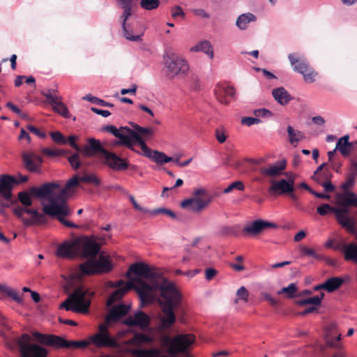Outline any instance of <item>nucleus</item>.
I'll return each instance as SVG.
<instances>
[{"label":"nucleus","instance_id":"nucleus-56","mask_svg":"<svg viewBox=\"0 0 357 357\" xmlns=\"http://www.w3.org/2000/svg\"><path fill=\"white\" fill-rule=\"evenodd\" d=\"M52 140L59 144H66L67 140L63 135L59 131L50 132Z\"/></svg>","mask_w":357,"mask_h":357},{"label":"nucleus","instance_id":"nucleus-62","mask_svg":"<svg viewBox=\"0 0 357 357\" xmlns=\"http://www.w3.org/2000/svg\"><path fill=\"white\" fill-rule=\"evenodd\" d=\"M254 114L259 119L264 117H271L273 115L272 112L270 110L265 108L255 109L254 111Z\"/></svg>","mask_w":357,"mask_h":357},{"label":"nucleus","instance_id":"nucleus-61","mask_svg":"<svg viewBox=\"0 0 357 357\" xmlns=\"http://www.w3.org/2000/svg\"><path fill=\"white\" fill-rule=\"evenodd\" d=\"M261 122V119L257 118V116L256 117H252V116L243 117L241 119V123L248 126H251L254 124H258Z\"/></svg>","mask_w":357,"mask_h":357},{"label":"nucleus","instance_id":"nucleus-16","mask_svg":"<svg viewBox=\"0 0 357 357\" xmlns=\"http://www.w3.org/2000/svg\"><path fill=\"white\" fill-rule=\"evenodd\" d=\"M15 178L8 174L0 176V196L6 201H10L12 197V189L14 184H18Z\"/></svg>","mask_w":357,"mask_h":357},{"label":"nucleus","instance_id":"nucleus-63","mask_svg":"<svg viewBox=\"0 0 357 357\" xmlns=\"http://www.w3.org/2000/svg\"><path fill=\"white\" fill-rule=\"evenodd\" d=\"M32 220L33 223H43L45 221V215L43 213H40L38 212L36 209H34L32 214Z\"/></svg>","mask_w":357,"mask_h":357},{"label":"nucleus","instance_id":"nucleus-30","mask_svg":"<svg viewBox=\"0 0 357 357\" xmlns=\"http://www.w3.org/2000/svg\"><path fill=\"white\" fill-rule=\"evenodd\" d=\"M351 148L352 144L349 142V136L348 135L340 138L335 146V150H338L344 157L349 155Z\"/></svg>","mask_w":357,"mask_h":357},{"label":"nucleus","instance_id":"nucleus-29","mask_svg":"<svg viewBox=\"0 0 357 357\" xmlns=\"http://www.w3.org/2000/svg\"><path fill=\"white\" fill-rule=\"evenodd\" d=\"M123 37L132 42H142L143 32L138 33L135 31L130 24H128L125 26V28H122Z\"/></svg>","mask_w":357,"mask_h":357},{"label":"nucleus","instance_id":"nucleus-14","mask_svg":"<svg viewBox=\"0 0 357 357\" xmlns=\"http://www.w3.org/2000/svg\"><path fill=\"white\" fill-rule=\"evenodd\" d=\"M21 357H47V350L34 343L20 342Z\"/></svg>","mask_w":357,"mask_h":357},{"label":"nucleus","instance_id":"nucleus-5","mask_svg":"<svg viewBox=\"0 0 357 357\" xmlns=\"http://www.w3.org/2000/svg\"><path fill=\"white\" fill-rule=\"evenodd\" d=\"M94 294L95 292L88 288L78 287L60 304L59 307L78 314H88Z\"/></svg>","mask_w":357,"mask_h":357},{"label":"nucleus","instance_id":"nucleus-15","mask_svg":"<svg viewBox=\"0 0 357 357\" xmlns=\"http://www.w3.org/2000/svg\"><path fill=\"white\" fill-rule=\"evenodd\" d=\"M89 341L98 348H116L119 344L115 337L110 334H94Z\"/></svg>","mask_w":357,"mask_h":357},{"label":"nucleus","instance_id":"nucleus-60","mask_svg":"<svg viewBox=\"0 0 357 357\" xmlns=\"http://www.w3.org/2000/svg\"><path fill=\"white\" fill-rule=\"evenodd\" d=\"M77 139V135H70L66 139L67 144H69V145L73 147L75 151L77 152H80L82 153L83 148H81L78 146V144L75 142V141Z\"/></svg>","mask_w":357,"mask_h":357},{"label":"nucleus","instance_id":"nucleus-6","mask_svg":"<svg viewBox=\"0 0 357 357\" xmlns=\"http://www.w3.org/2000/svg\"><path fill=\"white\" fill-rule=\"evenodd\" d=\"M166 76L170 79L183 78L187 75L189 66L187 61L172 50H166L163 55Z\"/></svg>","mask_w":357,"mask_h":357},{"label":"nucleus","instance_id":"nucleus-1","mask_svg":"<svg viewBox=\"0 0 357 357\" xmlns=\"http://www.w3.org/2000/svg\"><path fill=\"white\" fill-rule=\"evenodd\" d=\"M131 281H132V285L130 289H133L136 291L142 303L150 301L151 296L149 293L153 289H158L160 291L161 298L159 303L164 316L160 319V327L162 330L170 328L176 321L174 309L178 308L181 302V295L175 285L167 279H164L161 283L154 286L143 281L141 278H133Z\"/></svg>","mask_w":357,"mask_h":357},{"label":"nucleus","instance_id":"nucleus-9","mask_svg":"<svg viewBox=\"0 0 357 357\" xmlns=\"http://www.w3.org/2000/svg\"><path fill=\"white\" fill-rule=\"evenodd\" d=\"M43 212L50 216H55L63 225L68 227L77 229L79 226L72 222L66 220L63 217L70 214L67 203H56L55 201L50 202L43 206Z\"/></svg>","mask_w":357,"mask_h":357},{"label":"nucleus","instance_id":"nucleus-46","mask_svg":"<svg viewBox=\"0 0 357 357\" xmlns=\"http://www.w3.org/2000/svg\"><path fill=\"white\" fill-rule=\"evenodd\" d=\"M298 288L296 283H291L287 287H282L277 293L278 294H287V296L289 298H292L295 296V293L297 291Z\"/></svg>","mask_w":357,"mask_h":357},{"label":"nucleus","instance_id":"nucleus-21","mask_svg":"<svg viewBox=\"0 0 357 357\" xmlns=\"http://www.w3.org/2000/svg\"><path fill=\"white\" fill-rule=\"evenodd\" d=\"M211 202V198L207 200H204L200 198H189L182 201L181 202V206L183 208H188L192 212L198 213L206 208Z\"/></svg>","mask_w":357,"mask_h":357},{"label":"nucleus","instance_id":"nucleus-37","mask_svg":"<svg viewBox=\"0 0 357 357\" xmlns=\"http://www.w3.org/2000/svg\"><path fill=\"white\" fill-rule=\"evenodd\" d=\"M22 161L24 162L25 168L31 172H38L39 169L38 168V164L33 158V154L28 153H24L22 154Z\"/></svg>","mask_w":357,"mask_h":357},{"label":"nucleus","instance_id":"nucleus-45","mask_svg":"<svg viewBox=\"0 0 357 357\" xmlns=\"http://www.w3.org/2000/svg\"><path fill=\"white\" fill-rule=\"evenodd\" d=\"M3 292L5 293L8 296L12 298L17 303L21 304L23 303L22 295H20L16 289H12L6 285L5 290H3Z\"/></svg>","mask_w":357,"mask_h":357},{"label":"nucleus","instance_id":"nucleus-32","mask_svg":"<svg viewBox=\"0 0 357 357\" xmlns=\"http://www.w3.org/2000/svg\"><path fill=\"white\" fill-rule=\"evenodd\" d=\"M356 194L353 192L337 194L336 196L337 204L340 206H354Z\"/></svg>","mask_w":357,"mask_h":357},{"label":"nucleus","instance_id":"nucleus-7","mask_svg":"<svg viewBox=\"0 0 357 357\" xmlns=\"http://www.w3.org/2000/svg\"><path fill=\"white\" fill-rule=\"evenodd\" d=\"M83 274L108 273L112 269V264L108 256L100 255L98 259H89L79 265Z\"/></svg>","mask_w":357,"mask_h":357},{"label":"nucleus","instance_id":"nucleus-55","mask_svg":"<svg viewBox=\"0 0 357 357\" xmlns=\"http://www.w3.org/2000/svg\"><path fill=\"white\" fill-rule=\"evenodd\" d=\"M68 160L73 169L77 170L80 167L81 162L79 160V155L77 153L71 155L68 157Z\"/></svg>","mask_w":357,"mask_h":357},{"label":"nucleus","instance_id":"nucleus-54","mask_svg":"<svg viewBox=\"0 0 357 357\" xmlns=\"http://www.w3.org/2000/svg\"><path fill=\"white\" fill-rule=\"evenodd\" d=\"M245 187L243 185V183L241 181H236L233 183H231L228 187L224 189L223 192L225 194H227L230 192L232 190L236 189L240 191H243L244 190Z\"/></svg>","mask_w":357,"mask_h":357},{"label":"nucleus","instance_id":"nucleus-12","mask_svg":"<svg viewBox=\"0 0 357 357\" xmlns=\"http://www.w3.org/2000/svg\"><path fill=\"white\" fill-rule=\"evenodd\" d=\"M267 228H277V225L262 219H257L250 223H248L243 227V232L245 235L255 236L261 234Z\"/></svg>","mask_w":357,"mask_h":357},{"label":"nucleus","instance_id":"nucleus-22","mask_svg":"<svg viewBox=\"0 0 357 357\" xmlns=\"http://www.w3.org/2000/svg\"><path fill=\"white\" fill-rule=\"evenodd\" d=\"M56 256L65 259H73L77 252L75 243L64 242L59 245L56 252Z\"/></svg>","mask_w":357,"mask_h":357},{"label":"nucleus","instance_id":"nucleus-2","mask_svg":"<svg viewBox=\"0 0 357 357\" xmlns=\"http://www.w3.org/2000/svg\"><path fill=\"white\" fill-rule=\"evenodd\" d=\"M195 342L191 334H178L173 337L165 336L162 344L165 350L158 347L150 349H132L130 353L136 357H178L180 354H187Z\"/></svg>","mask_w":357,"mask_h":357},{"label":"nucleus","instance_id":"nucleus-49","mask_svg":"<svg viewBox=\"0 0 357 357\" xmlns=\"http://www.w3.org/2000/svg\"><path fill=\"white\" fill-rule=\"evenodd\" d=\"M33 337L40 344L47 345L49 342L50 334H44L38 331H33L31 333Z\"/></svg>","mask_w":357,"mask_h":357},{"label":"nucleus","instance_id":"nucleus-42","mask_svg":"<svg viewBox=\"0 0 357 357\" xmlns=\"http://www.w3.org/2000/svg\"><path fill=\"white\" fill-rule=\"evenodd\" d=\"M139 6L145 10H153L157 9L160 4V0H140Z\"/></svg>","mask_w":357,"mask_h":357},{"label":"nucleus","instance_id":"nucleus-10","mask_svg":"<svg viewBox=\"0 0 357 357\" xmlns=\"http://www.w3.org/2000/svg\"><path fill=\"white\" fill-rule=\"evenodd\" d=\"M98 239L94 235L83 236L76 241L83 257H95L98 255L101 248Z\"/></svg>","mask_w":357,"mask_h":357},{"label":"nucleus","instance_id":"nucleus-34","mask_svg":"<svg viewBox=\"0 0 357 357\" xmlns=\"http://www.w3.org/2000/svg\"><path fill=\"white\" fill-rule=\"evenodd\" d=\"M146 158L160 164L167 163L174 160L173 158L167 156L163 152L155 150H151L150 153L147 154Z\"/></svg>","mask_w":357,"mask_h":357},{"label":"nucleus","instance_id":"nucleus-35","mask_svg":"<svg viewBox=\"0 0 357 357\" xmlns=\"http://www.w3.org/2000/svg\"><path fill=\"white\" fill-rule=\"evenodd\" d=\"M49 342L47 346L54 347L55 349L60 348H68V340L64 339L63 337L50 334Z\"/></svg>","mask_w":357,"mask_h":357},{"label":"nucleus","instance_id":"nucleus-64","mask_svg":"<svg viewBox=\"0 0 357 357\" xmlns=\"http://www.w3.org/2000/svg\"><path fill=\"white\" fill-rule=\"evenodd\" d=\"M350 178L356 179L357 177V162L355 160H351V167L349 168V172L347 174Z\"/></svg>","mask_w":357,"mask_h":357},{"label":"nucleus","instance_id":"nucleus-23","mask_svg":"<svg viewBox=\"0 0 357 357\" xmlns=\"http://www.w3.org/2000/svg\"><path fill=\"white\" fill-rule=\"evenodd\" d=\"M287 166V161L284 159L275 162L274 165H271L268 168H262L260 169V173L264 176H276L282 174V171L285 169Z\"/></svg>","mask_w":357,"mask_h":357},{"label":"nucleus","instance_id":"nucleus-25","mask_svg":"<svg viewBox=\"0 0 357 357\" xmlns=\"http://www.w3.org/2000/svg\"><path fill=\"white\" fill-rule=\"evenodd\" d=\"M272 95L275 100L281 105H287L293 99V97L283 86L273 89Z\"/></svg>","mask_w":357,"mask_h":357},{"label":"nucleus","instance_id":"nucleus-3","mask_svg":"<svg viewBox=\"0 0 357 357\" xmlns=\"http://www.w3.org/2000/svg\"><path fill=\"white\" fill-rule=\"evenodd\" d=\"M79 184V178L77 176L71 178L60 190L55 193V190L59 188L60 185L57 182L45 183L42 185L30 188V192L33 197L38 199H46L50 202L55 201L56 203H66L68 192L71 187L77 186Z\"/></svg>","mask_w":357,"mask_h":357},{"label":"nucleus","instance_id":"nucleus-44","mask_svg":"<svg viewBox=\"0 0 357 357\" xmlns=\"http://www.w3.org/2000/svg\"><path fill=\"white\" fill-rule=\"evenodd\" d=\"M102 131H107L112 134L114 137L119 139V141H121L124 130L120 127L117 128L115 126L107 125L102 128Z\"/></svg>","mask_w":357,"mask_h":357},{"label":"nucleus","instance_id":"nucleus-50","mask_svg":"<svg viewBox=\"0 0 357 357\" xmlns=\"http://www.w3.org/2000/svg\"><path fill=\"white\" fill-rule=\"evenodd\" d=\"M335 207L331 206L328 204H323L317 208V212L321 216H325L329 213H335Z\"/></svg>","mask_w":357,"mask_h":357},{"label":"nucleus","instance_id":"nucleus-38","mask_svg":"<svg viewBox=\"0 0 357 357\" xmlns=\"http://www.w3.org/2000/svg\"><path fill=\"white\" fill-rule=\"evenodd\" d=\"M287 131L289 137V142L291 144L298 143L301 140L305 138V135L303 132L295 130L292 126H289L287 128Z\"/></svg>","mask_w":357,"mask_h":357},{"label":"nucleus","instance_id":"nucleus-59","mask_svg":"<svg viewBox=\"0 0 357 357\" xmlns=\"http://www.w3.org/2000/svg\"><path fill=\"white\" fill-rule=\"evenodd\" d=\"M80 181L85 183H91L96 185L100 184V181L94 174L84 175L80 178Z\"/></svg>","mask_w":357,"mask_h":357},{"label":"nucleus","instance_id":"nucleus-17","mask_svg":"<svg viewBox=\"0 0 357 357\" xmlns=\"http://www.w3.org/2000/svg\"><path fill=\"white\" fill-rule=\"evenodd\" d=\"M123 324L128 326H139L145 328L150 324V317L144 312L139 310L133 316H129L123 321Z\"/></svg>","mask_w":357,"mask_h":357},{"label":"nucleus","instance_id":"nucleus-43","mask_svg":"<svg viewBox=\"0 0 357 357\" xmlns=\"http://www.w3.org/2000/svg\"><path fill=\"white\" fill-rule=\"evenodd\" d=\"M120 7L123 9V13L120 16L121 28H125V26L128 24L127 23L128 18L132 14V6H120Z\"/></svg>","mask_w":357,"mask_h":357},{"label":"nucleus","instance_id":"nucleus-40","mask_svg":"<svg viewBox=\"0 0 357 357\" xmlns=\"http://www.w3.org/2000/svg\"><path fill=\"white\" fill-rule=\"evenodd\" d=\"M153 339L152 337L144 333H135L132 338L129 340V343L134 345H139L143 343H151Z\"/></svg>","mask_w":357,"mask_h":357},{"label":"nucleus","instance_id":"nucleus-57","mask_svg":"<svg viewBox=\"0 0 357 357\" xmlns=\"http://www.w3.org/2000/svg\"><path fill=\"white\" fill-rule=\"evenodd\" d=\"M33 210L34 209L33 208H27L23 206H17L13 208V211L16 216L21 218L24 213L31 215Z\"/></svg>","mask_w":357,"mask_h":357},{"label":"nucleus","instance_id":"nucleus-31","mask_svg":"<svg viewBox=\"0 0 357 357\" xmlns=\"http://www.w3.org/2000/svg\"><path fill=\"white\" fill-rule=\"evenodd\" d=\"M257 20L256 16L251 13H246L240 15L236 21V26L240 30H245L248 27L250 22H254Z\"/></svg>","mask_w":357,"mask_h":357},{"label":"nucleus","instance_id":"nucleus-58","mask_svg":"<svg viewBox=\"0 0 357 357\" xmlns=\"http://www.w3.org/2000/svg\"><path fill=\"white\" fill-rule=\"evenodd\" d=\"M296 304L299 306H304L306 305H314L315 306H319V300L314 296H312L305 299L298 300L296 301Z\"/></svg>","mask_w":357,"mask_h":357},{"label":"nucleus","instance_id":"nucleus-41","mask_svg":"<svg viewBox=\"0 0 357 357\" xmlns=\"http://www.w3.org/2000/svg\"><path fill=\"white\" fill-rule=\"evenodd\" d=\"M82 99L84 100L89 101L91 103L102 106V107H114V105L112 103L106 102L102 99H100L98 97L93 96L91 93L86 94L85 96L83 97Z\"/></svg>","mask_w":357,"mask_h":357},{"label":"nucleus","instance_id":"nucleus-4","mask_svg":"<svg viewBox=\"0 0 357 357\" xmlns=\"http://www.w3.org/2000/svg\"><path fill=\"white\" fill-rule=\"evenodd\" d=\"M102 154L105 158V164L116 172H121L128 168L129 164L126 160L118 156L116 153L106 150L100 140L89 138L88 144L83 147L82 155L84 157H92L96 154Z\"/></svg>","mask_w":357,"mask_h":357},{"label":"nucleus","instance_id":"nucleus-51","mask_svg":"<svg viewBox=\"0 0 357 357\" xmlns=\"http://www.w3.org/2000/svg\"><path fill=\"white\" fill-rule=\"evenodd\" d=\"M30 195L33 196L31 192L26 191H22L18 193V199L20 203L26 206H31L32 204V200Z\"/></svg>","mask_w":357,"mask_h":357},{"label":"nucleus","instance_id":"nucleus-13","mask_svg":"<svg viewBox=\"0 0 357 357\" xmlns=\"http://www.w3.org/2000/svg\"><path fill=\"white\" fill-rule=\"evenodd\" d=\"M41 93L45 97L47 102L52 105L54 112L64 118L70 117V114L66 105L62 102L61 97L52 94L50 89L42 91Z\"/></svg>","mask_w":357,"mask_h":357},{"label":"nucleus","instance_id":"nucleus-47","mask_svg":"<svg viewBox=\"0 0 357 357\" xmlns=\"http://www.w3.org/2000/svg\"><path fill=\"white\" fill-rule=\"evenodd\" d=\"M300 252L302 255L311 257L315 259H324V257L317 253L312 248H307L305 245L300 247Z\"/></svg>","mask_w":357,"mask_h":357},{"label":"nucleus","instance_id":"nucleus-8","mask_svg":"<svg viewBox=\"0 0 357 357\" xmlns=\"http://www.w3.org/2000/svg\"><path fill=\"white\" fill-rule=\"evenodd\" d=\"M288 59L293 70L301 74L306 82L312 83L315 81L317 73L309 65L303 56L297 57L294 53L288 55Z\"/></svg>","mask_w":357,"mask_h":357},{"label":"nucleus","instance_id":"nucleus-28","mask_svg":"<svg viewBox=\"0 0 357 357\" xmlns=\"http://www.w3.org/2000/svg\"><path fill=\"white\" fill-rule=\"evenodd\" d=\"M132 285V281H128L126 284L115 290L109 297L107 301V305L111 306L114 302L121 300L123 296L130 290V287Z\"/></svg>","mask_w":357,"mask_h":357},{"label":"nucleus","instance_id":"nucleus-20","mask_svg":"<svg viewBox=\"0 0 357 357\" xmlns=\"http://www.w3.org/2000/svg\"><path fill=\"white\" fill-rule=\"evenodd\" d=\"M130 308V305L125 304H119L113 306L105 317L106 324L117 321L128 313Z\"/></svg>","mask_w":357,"mask_h":357},{"label":"nucleus","instance_id":"nucleus-27","mask_svg":"<svg viewBox=\"0 0 357 357\" xmlns=\"http://www.w3.org/2000/svg\"><path fill=\"white\" fill-rule=\"evenodd\" d=\"M215 93L220 102L227 104L229 102V98H234L235 90L234 87L227 86L216 89Z\"/></svg>","mask_w":357,"mask_h":357},{"label":"nucleus","instance_id":"nucleus-19","mask_svg":"<svg viewBox=\"0 0 357 357\" xmlns=\"http://www.w3.org/2000/svg\"><path fill=\"white\" fill-rule=\"evenodd\" d=\"M124 130L121 141H118V144L123 145L132 151H135L133 143L136 142L141 137L136 130H132L127 126H121Z\"/></svg>","mask_w":357,"mask_h":357},{"label":"nucleus","instance_id":"nucleus-26","mask_svg":"<svg viewBox=\"0 0 357 357\" xmlns=\"http://www.w3.org/2000/svg\"><path fill=\"white\" fill-rule=\"evenodd\" d=\"M334 213L338 224L346 228L351 234L356 233L355 223L352 218L347 214L340 213V211H335Z\"/></svg>","mask_w":357,"mask_h":357},{"label":"nucleus","instance_id":"nucleus-52","mask_svg":"<svg viewBox=\"0 0 357 357\" xmlns=\"http://www.w3.org/2000/svg\"><path fill=\"white\" fill-rule=\"evenodd\" d=\"M130 124L135 130H136V131L139 132L140 136L151 135L153 133V130L150 128H144L133 122H130Z\"/></svg>","mask_w":357,"mask_h":357},{"label":"nucleus","instance_id":"nucleus-18","mask_svg":"<svg viewBox=\"0 0 357 357\" xmlns=\"http://www.w3.org/2000/svg\"><path fill=\"white\" fill-rule=\"evenodd\" d=\"M294 179L292 178L286 179H281L278 181H273L271 186L269 188V192H278L279 195L289 194L294 191Z\"/></svg>","mask_w":357,"mask_h":357},{"label":"nucleus","instance_id":"nucleus-53","mask_svg":"<svg viewBox=\"0 0 357 357\" xmlns=\"http://www.w3.org/2000/svg\"><path fill=\"white\" fill-rule=\"evenodd\" d=\"M236 296L237 298L235 301L236 303L238 302V300H241L244 302H248L249 292L245 287L242 286L237 290Z\"/></svg>","mask_w":357,"mask_h":357},{"label":"nucleus","instance_id":"nucleus-48","mask_svg":"<svg viewBox=\"0 0 357 357\" xmlns=\"http://www.w3.org/2000/svg\"><path fill=\"white\" fill-rule=\"evenodd\" d=\"M159 213L165 214L174 220L177 219L176 213L172 210L166 208H158L153 210H150L149 212V214L152 215H155Z\"/></svg>","mask_w":357,"mask_h":357},{"label":"nucleus","instance_id":"nucleus-33","mask_svg":"<svg viewBox=\"0 0 357 357\" xmlns=\"http://www.w3.org/2000/svg\"><path fill=\"white\" fill-rule=\"evenodd\" d=\"M190 50L192 52H202L208 55L211 59L214 57L213 46L211 42L206 40L199 42L195 46L191 47Z\"/></svg>","mask_w":357,"mask_h":357},{"label":"nucleus","instance_id":"nucleus-39","mask_svg":"<svg viewBox=\"0 0 357 357\" xmlns=\"http://www.w3.org/2000/svg\"><path fill=\"white\" fill-rule=\"evenodd\" d=\"M326 343L327 347L339 350V351L334 354L332 357H346L345 354L340 351L344 347L343 344L341 342H337L334 338L330 337L326 340Z\"/></svg>","mask_w":357,"mask_h":357},{"label":"nucleus","instance_id":"nucleus-24","mask_svg":"<svg viewBox=\"0 0 357 357\" xmlns=\"http://www.w3.org/2000/svg\"><path fill=\"white\" fill-rule=\"evenodd\" d=\"M341 250L345 261L357 264V243H344Z\"/></svg>","mask_w":357,"mask_h":357},{"label":"nucleus","instance_id":"nucleus-36","mask_svg":"<svg viewBox=\"0 0 357 357\" xmlns=\"http://www.w3.org/2000/svg\"><path fill=\"white\" fill-rule=\"evenodd\" d=\"M344 283V280L341 277H331L325 281L326 290L331 293L337 290Z\"/></svg>","mask_w":357,"mask_h":357},{"label":"nucleus","instance_id":"nucleus-11","mask_svg":"<svg viewBox=\"0 0 357 357\" xmlns=\"http://www.w3.org/2000/svg\"><path fill=\"white\" fill-rule=\"evenodd\" d=\"M131 274L139 278L151 280L157 279L160 276L159 273L155 271V270L152 268L149 264L144 262H135L132 264L126 273V277L130 280L133 279L131 278Z\"/></svg>","mask_w":357,"mask_h":357}]
</instances>
